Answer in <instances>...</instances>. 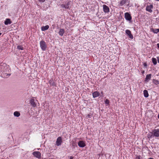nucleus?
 Wrapping results in <instances>:
<instances>
[{"label":"nucleus","mask_w":159,"mask_h":159,"mask_svg":"<svg viewBox=\"0 0 159 159\" xmlns=\"http://www.w3.org/2000/svg\"><path fill=\"white\" fill-rule=\"evenodd\" d=\"M71 2L70 1H68L67 4L65 5V8L69 9L71 7Z\"/></svg>","instance_id":"obj_12"},{"label":"nucleus","mask_w":159,"mask_h":159,"mask_svg":"<svg viewBox=\"0 0 159 159\" xmlns=\"http://www.w3.org/2000/svg\"><path fill=\"white\" fill-rule=\"evenodd\" d=\"M153 83L156 85L159 84V81L157 80L153 79Z\"/></svg>","instance_id":"obj_21"},{"label":"nucleus","mask_w":159,"mask_h":159,"mask_svg":"<svg viewBox=\"0 0 159 159\" xmlns=\"http://www.w3.org/2000/svg\"><path fill=\"white\" fill-rule=\"evenodd\" d=\"M100 93L98 91H95L93 93V98H95L99 96Z\"/></svg>","instance_id":"obj_11"},{"label":"nucleus","mask_w":159,"mask_h":159,"mask_svg":"<svg viewBox=\"0 0 159 159\" xmlns=\"http://www.w3.org/2000/svg\"><path fill=\"white\" fill-rule=\"evenodd\" d=\"M39 1L40 2H44L45 1V0H39Z\"/></svg>","instance_id":"obj_27"},{"label":"nucleus","mask_w":159,"mask_h":159,"mask_svg":"<svg viewBox=\"0 0 159 159\" xmlns=\"http://www.w3.org/2000/svg\"><path fill=\"white\" fill-rule=\"evenodd\" d=\"M49 28V26L48 25H46L45 26H43L41 27V30L42 31H44L47 30Z\"/></svg>","instance_id":"obj_16"},{"label":"nucleus","mask_w":159,"mask_h":159,"mask_svg":"<svg viewBox=\"0 0 159 159\" xmlns=\"http://www.w3.org/2000/svg\"><path fill=\"white\" fill-rule=\"evenodd\" d=\"M154 135L156 137H159V129H154L152 132Z\"/></svg>","instance_id":"obj_9"},{"label":"nucleus","mask_w":159,"mask_h":159,"mask_svg":"<svg viewBox=\"0 0 159 159\" xmlns=\"http://www.w3.org/2000/svg\"><path fill=\"white\" fill-rule=\"evenodd\" d=\"M149 159H153L152 158H150Z\"/></svg>","instance_id":"obj_33"},{"label":"nucleus","mask_w":159,"mask_h":159,"mask_svg":"<svg viewBox=\"0 0 159 159\" xmlns=\"http://www.w3.org/2000/svg\"><path fill=\"white\" fill-rule=\"evenodd\" d=\"M157 47L158 48H159V43H157Z\"/></svg>","instance_id":"obj_30"},{"label":"nucleus","mask_w":159,"mask_h":159,"mask_svg":"<svg viewBox=\"0 0 159 159\" xmlns=\"http://www.w3.org/2000/svg\"><path fill=\"white\" fill-rule=\"evenodd\" d=\"M61 7L62 8H65L66 5L64 4L61 5Z\"/></svg>","instance_id":"obj_25"},{"label":"nucleus","mask_w":159,"mask_h":159,"mask_svg":"<svg viewBox=\"0 0 159 159\" xmlns=\"http://www.w3.org/2000/svg\"><path fill=\"white\" fill-rule=\"evenodd\" d=\"M91 115L90 114H88L86 116L88 118H90V117Z\"/></svg>","instance_id":"obj_28"},{"label":"nucleus","mask_w":159,"mask_h":159,"mask_svg":"<svg viewBox=\"0 0 159 159\" xmlns=\"http://www.w3.org/2000/svg\"><path fill=\"white\" fill-rule=\"evenodd\" d=\"M40 47L43 51H45L47 48V45L46 43L43 41H41L40 42Z\"/></svg>","instance_id":"obj_1"},{"label":"nucleus","mask_w":159,"mask_h":159,"mask_svg":"<svg viewBox=\"0 0 159 159\" xmlns=\"http://www.w3.org/2000/svg\"><path fill=\"white\" fill-rule=\"evenodd\" d=\"M65 33V30L64 29H61L59 32V34L61 36H63Z\"/></svg>","instance_id":"obj_14"},{"label":"nucleus","mask_w":159,"mask_h":159,"mask_svg":"<svg viewBox=\"0 0 159 159\" xmlns=\"http://www.w3.org/2000/svg\"><path fill=\"white\" fill-rule=\"evenodd\" d=\"M109 102L108 99H106L105 101V104H106V105H108L109 103Z\"/></svg>","instance_id":"obj_24"},{"label":"nucleus","mask_w":159,"mask_h":159,"mask_svg":"<svg viewBox=\"0 0 159 159\" xmlns=\"http://www.w3.org/2000/svg\"><path fill=\"white\" fill-rule=\"evenodd\" d=\"M143 94L145 97L147 98L148 96V91L146 90L143 91Z\"/></svg>","instance_id":"obj_19"},{"label":"nucleus","mask_w":159,"mask_h":159,"mask_svg":"<svg viewBox=\"0 0 159 159\" xmlns=\"http://www.w3.org/2000/svg\"><path fill=\"white\" fill-rule=\"evenodd\" d=\"M103 10L105 13H108L109 12L110 9L109 7L105 5H103Z\"/></svg>","instance_id":"obj_7"},{"label":"nucleus","mask_w":159,"mask_h":159,"mask_svg":"<svg viewBox=\"0 0 159 159\" xmlns=\"http://www.w3.org/2000/svg\"><path fill=\"white\" fill-rule=\"evenodd\" d=\"M125 33L128 36L130 39H132L133 38V36L132 34L131 31L129 30H125Z\"/></svg>","instance_id":"obj_8"},{"label":"nucleus","mask_w":159,"mask_h":159,"mask_svg":"<svg viewBox=\"0 0 159 159\" xmlns=\"http://www.w3.org/2000/svg\"><path fill=\"white\" fill-rule=\"evenodd\" d=\"M153 6L152 5H148L146 7V10L147 11L151 13L152 11V9L153 8Z\"/></svg>","instance_id":"obj_4"},{"label":"nucleus","mask_w":159,"mask_h":159,"mask_svg":"<svg viewBox=\"0 0 159 159\" xmlns=\"http://www.w3.org/2000/svg\"><path fill=\"white\" fill-rule=\"evenodd\" d=\"M129 0H122L120 2L121 6H122L126 3H129Z\"/></svg>","instance_id":"obj_15"},{"label":"nucleus","mask_w":159,"mask_h":159,"mask_svg":"<svg viewBox=\"0 0 159 159\" xmlns=\"http://www.w3.org/2000/svg\"><path fill=\"white\" fill-rule=\"evenodd\" d=\"M85 143V142L84 141L82 140L80 141L78 143V145L80 147L83 148L86 145Z\"/></svg>","instance_id":"obj_5"},{"label":"nucleus","mask_w":159,"mask_h":159,"mask_svg":"<svg viewBox=\"0 0 159 159\" xmlns=\"http://www.w3.org/2000/svg\"><path fill=\"white\" fill-rule=\"evenodd\" d=\"M157 61L159 63V57H157Z\"/></svg>","instance_id":"obj_31"},{"label":"nucleus","mask_w":159,"mask_h":159,"mask_svg":"<svg viewBox=\"0 0 159 159\" xmlns=\"http://www.w3.org/2000/svg\"><path fill=\"white\" fill-rule=\"evenodd\" d=\"M14 115L16 117H19L20 115V113L17 111H16L14 113Z\"/></svg>","instance_id":"obj_20"},{"label":"nucleus","mask_w":159,"mask_h":159,"mask_svg":"<svg viewBox=\"0 0 159 159\" xmlns=\"http://www.w3.org/2000/svg\"><path fill=\"white\" fill-rule=\"evenodd\" d=\"M30 103L33 107H35L36 106V104L34 102V100L33 99H31L30 100Z\"/></svg>","instance_id":"obj_18"},{"label":"nucleus","mask_w":159,"mask_h":159,"mask_svg":"<svg viewBox=\"0 0 159 159\" xmlns=\"http://www.w3.org/2000/svg\"><path fill=\"white\" fill-rule=\"evenodd\" d=\"M158 118L159 119V113L158 115Z\"/></svg>","instance_id":"obj_32"},{"label":"nucleus","mask_w":159,"mask_h":159,"mask_svg":"<svg viewBox=\"0 0 159 159\" xmlns=\"http://www.w3.org/2000/svg\"><path fill=\"white\" fill-rule=\"evenodd\" d=\"M125 17L126 20L128 21H130L132 19L130 15L128 12L125 14Z\"/></svg>","instance_id":"obj_3"},{"label":"nucleus","mask_w":159,"mask_h":159,"mask_svg":"<svg viewBox=\"0 0 159 159\" xmlns=\"http://www.w3.org/2000/svg\"><path fill=\"white\" fill-rule=\"evenodd\" d=\"M151 31L155 34H157L159 32V29L152 28L151 29Z\"/></svg>","instance_id":"obj_17"},{"label":"nucleus","mask_w":159,"mask_h":159,"mask_svg":"<svg viewBox=\"0 0 159 159\" xmlns=\"http://www.w3.org/2000/svg\"><path fill=\"white\" fill-rule=\"evenodd\" d=\"M144 72V71H143V72L142 73H143Z\"/></svg>","instance_id":"obj_34"},{"label":"nucleus","mask_w":159,"mask_h":159,"mask_svg":"<svg viewBox=\"0 0 159 159\" xmlns=\"http://www.w3.org/2000/svg\"><path fill=\"white\" fill-rule=\"evenodd\" d=\"M17 48L18 49L21 50H22L23 49V47H22L21 46H18L17 47Z\"/></svg>","instance_id":"obj_23"},{"label":"nucleus","mask_w":159,"mask_h":159,"mask_svg":"<svg viewBox=\"0 0 159 159\" xmlns=\"http://www.w3.org/2000/svg\"><path fill=\"white\" fill-rule=\"evenodd\" d=\"M70 159H72L71 158H70Z\"/></svg>","instance_id":"obj_35"},{"label":"nucleus","mask_w":159,"mask_h":159,"mask_svg":"<svg viewBox=\"0 0 159 159\" xmlns=\"http://www.w3.org/2000/svg\"><path fill=\"white\" fill-rule=\"evenodd\" d=\"M135 159H140V157L139 156H137Z\"/></svg>","instance_id":"obj_26"},{"label":"nucleus","mask_w":159,"mask_h":159,"mask_svg":"<svg viewBox=\"0 0 159 159\" xmlns=\"http://www.w3.org/2000/svg\"><path fill=\"white\" fill-rule=\"evenodd\" d=\"M33 154L34 157L38 158L41 157V154L39 152H34L33 153Z\"/></svg>","instance_id":"obj_6"},{"label":"nucleus","mask_w":159,"mask_h":159,"mask_svg":"<svg viewBox=\"0 0 159 159\" xmlns=\"http://www.w3.org/2000/svg\"><path fill=\"white\" fill-rule=\"evenodd\" d=\"M152 75L151 74H149L148 75H147L146 76V77L145 79V81L146 82H148L150 80L151 77Z\"/></svg>","instance_id":"obj_10"},{"label":"nucleus","mask_w":159,"mask_h":159,"mask_svg":"<svg viewBox=\"0 0 159 159\" xmlns=\"http://www.w3.org/2000/svg\"><path fill=\"white\" fill-rule=\"evenodd\" d=\"M11 23V21L10 19H7L5 21L4 24L6 25L10 24Z\"/></svg>","instance_id":"obj_13"},{"label":"nucleus","mask_w":159,"mask_h":159,"mask_svg":"<svg viewBox=\"0 0 159 159\" xmlns=\"http://www.w3.org/2000/svg\"><path fill=\"white\" fill-rule=\"evenodd\" d=\"M62 143V140L61 137H58L57 139L56 142V145L57 146L60 145Z\"/></svg>","instance_id":"obj_2"},{"label":"nucleus","mask_w":159,"mask_h":159,"mask_svg":"<svg viewBox=\"0 0 159 159\" xmlns=\"http://www.w3.org/2000/svg\"><path fill=\"white\" fill-rule=\"evenodd\" d=\"M152 61L155 65H156L157 63V60L155 58H152Z\"/></svg>","instance_id":"obj_22"},{"label":"nucleus","mask_w":159,"mask_h":159,"mask_svg":"<svg viewBox=\"0 0 159 159\" xmlns=\"http://www.w3.org/2000/svg\"><path fill=\"white\" fill-rule=\"evenodd\" d=\"M143 65L144 66H145V67H146L147 66V64L146 63H144V64H143Z\"/></svg>","instance_id":"obj_29"}]
</instances>
